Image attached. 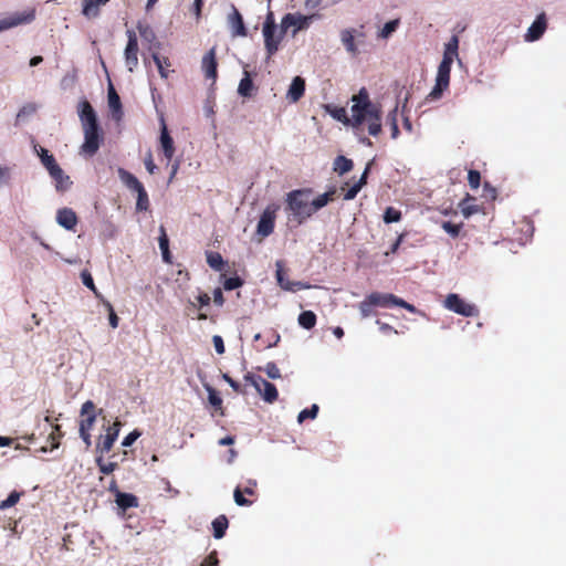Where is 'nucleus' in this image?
Masks as SVG:
<instances>
[{"label": "nucleus", "instance_id": "6e6552de", "mask_svg": "<svg viewBox=\"0 0 566 566\" xmlns=\"http://www.w3.org/2000/svg\"><path fill=\"white\" fill-rule=\"evenodd\" d=\"M444 306L457 314L471 317L479 314L475 305L467 303L458 294H449L444 301Z\"/></svg>", "mask_w": 566, "mask_h": 566}, {"label": "nucleus", "instance_id": "f3484780", "mask_svg": "<svg viewBox=\"0 0 566 566\" xmlns=\"http://www.w3.org/2000/svg\"><path fill=\"white\" fill-rule=\"evenodd\" d=\"M33 18H34L33 13H28V14L17 13L12 17L4 18V19L0 20V32L11 29V28H14L17 25H20L22 23H28V22L32 21Z\"/></svg>", "mask_w": 566, "mask_h": 566}, {"label": "nucleus", "instance_id": "c9c22d12", "mask_svg": "<svg viewBox=\"0 0 566 566\" xmlns=\"http://www.w3.org/2000/svg\"><path fill=\"white\" fill-rule=\"evenodd\" d=\"M340 39L348 52L354 53V54L357 52V48L355 44V38H354V33L352 30H343L340 33Z\"/></svg>", "mask_w": 566, "mask_h": 566}, {"label": "nucleus", "instance_id": "c756f323", "mask_svg": "<svg viewBox=\"0 0 566 566\" xmlns=\"http://www.w3.org/2000/svg\"><path fill=\"white\" fill-rule=\"evenodd\" d=\"M353 160L345 156L339 155L334 160V171L338 172L339 175L349 172L353 169Z\"/></svg>", "mask_w": 566, "mask_h": 566}, {"label": "nucleus", "instance_id": "b1692460", "mask_svg": "<svg viewBox=\"0 0 566 566\" xmlns=\"http://www.w3.org/2000/svg\"><path fill=\"white\" fill-rule=\"evenodd\" d=\"M49 174L54 179L55 187L60 191H64V190L69 189V187L72 184V181L70 180V177L64 175V171L62 170V168L60 166H57L56 168L51 170Z\"/></svg>", "mask_w": 566, "mask_h": 566}, {"label": "nucleus", "instance_id": "7c9ffc66", "mask_svg": "<svg viewBox=\"0 0 566 566\" xmlns=\"http://www.w3.org/2000/svg\"><path fill=\"white\" fill-rule=\"evenodd\" d=\"M63 437V432L61 430V426L59 424H52V431L51 433L49 434L48 437V440H54L55 442L50 446V448H48L46 446L44 447H41L40 448V451L41 452H46L49 450H54V449H57L59 446H60V439Z\"/></svg>", "mask_w": 566, "mask_h": 566}, {"label": "nucleus", "instance_id": "ddd939ff", "mask_svg": "<svg viewBox=\"0 0 566 566\" xmlns=\"http://www.w3.org/2000/svg\"><path fill=\"white\" fill-rule=\"evenodd\" d=\"M547 28V19L546 14L543 12L538 14L535 21L527 29V32L524 36L525 41L534 42L542 38Z\"/></svg>", "mask_w": 566, "mask_h": 566}, {"label": "nucleus", "instance_id": "052dcab7", "mask_svg": "<svg viewBox=\"0 0 566 566\" xmlns=\"http://www.w3.org/2000/svg\"><path fill=\"white\" fill-rule=\"evenodd\" d=\"M244 380L250 382L258 390V392H261L262 377L254 376L253 374L248 373L247 375H244Z\"/></svg>", "mask_w": 566, "mask_h": 566}, {"label": "nucleus", "instance_id": "a18cd8bd", "mask_svg": "<svg viewBox=\"0 0 566 566\" xmlns=\"http://www.w3.org/2000/svg\"><path fill=\"white\" fill-rule=\"evenodd\" d=\"M96 463L98 465L99 471L103 474H111L117 468V463L116 462H105L102 457L96 459Z\"/></svg>", "mask_w": 566, "mask_h": 566}, {"label": "nucleus", "instance_id": "6e6d98bb", "mask_svg": "<svg viewBox=\"0 0 566 566\" xmlns=\"http://www.w3.org/2000/svg\"><path fill=\"white\" fill-rule=\"evenodd\" d=\"M208 399L211 406L216 409L222 408V399L213 388H208Z\"/></svg>", "mask_w": 566, "mask_h": 566}, {"label": "nucleus", "instance_id": "8fccbe9b", "mask_svg": "<svg viewBox=\"0 0 566 566\" xmlns=\"http://www.w3.org/2000/svg\"><path fill=\"white\" fill-rule=\"evenodd\" d=\"M102 301H103L104 306L108 311L109 325L113 328H116L118 326L119 318L116 315V313H115V311L113 308V305L108 301H106V300H102Z\"/></svg>", "mask_w": 566, "mask_h": 566}, {"label": "nucleus", "instance_id": "0e129e2a", "mask_svg": "<svg viewBox=\"0 0 566 566\" xmlns=\"http://www.w3.org/2000/svg\"><path fill=\"white\" fill-rule=\"evenodd\" d=\"M159 484L160 486L168 493L172 495H177L179 492L178 490L174 489L167 478H159Z\"/></svg>", "mask_w": 566, "mask_h": 566}, {"label": "nucleus", "instance_id": "dca6fc26", "mask_svg": "<svg viewBox=\"0 0 566 566\" xmlns=\"http://www.w3.org/2000/svg\"><path fill=\"white\" fill-rule=\"evenodd\" d=\"M56 222L66 230H74L77 216L71 208H62L57 210Z\"/></svg>", "mask_w": 566, "mask_h": 566}, {"label": "nucleus", "instance_id": "774afa93", "mask_svg": "<svg viewBox=\"0 0 566 566\" xmlns=\"http://www.w3.org/2000/svg\"><path fill=\"white\" fill-rule=\"evenodd\" d=\"M213 302L219 306H222L224 303L223 293L220 287H217L213 291Z\"/></svg>", "mask_w": 566, "mask_h": 566}, {"label": "nucleus", "instance_id": "f03ea898", "mask_svg": "<svg viewBox=\"0 0 566 566\" xmlns=\"http://www.w3.org/2000/svg\"><path fill=\"white\" fill-rule=\"evenodd\" d=\"M77 112L84 133L82 151L88 156H93L99 149L103 140L96 113L87 99H83L78 103Z\"/></svg>", "mask_w": 566, "mask_h": 566}, {"label": "nucleus", "instance_id": "0eeeda50", "mask_svg": "<svg viewBox=\"0 0 566 566\" xmlns=\"http://www.w3.org/2000/svg\"><path fill=\"white\" fill-rule=\"evenodd\" d=\"M316 14L303 15L301 13H286L281 20L282 33H286L292 28V35L295 36L298 31L306 30L311 25Z\"/></svg>", "mask_w": 566, "mask_h": 566}, {"label": "nucleus", "instance_id": "58836bf2", "mask_svg": "<svg viewBox=\"0 0 566 566\" xmlns=\"http://www.w3.org/2000/svg\"><path fill=\"white\" fill-rule=\"evenodd\" d=\"M82 282L83 284L88 287L93 293L94 295L97 297V298H101V300H104L102 294L98 292V290L96 289L95 284H94V280L91 275L90 272L87 271H83L82 274Z\"/></svg>", "mask_w": 566, "mask_h": 566}, {"label": "nucleus", "instance_id": "2eb2a0df", "mask_svg": "<svg viewBox=\"0 0 566 566\" xmlns=\"http://www.w3.org/2000/svg\"><path fill=\"white\" fill-rule=\"evenodd\" d=\"M159 140H160V146H161L165 158L168 161H170L175 155L176 149H175V145H174V139L169 135L167 126L164 120L161 122V130H160Z\"/></svg>", "mask_w": 566, "mask_h": 566}, {"label": "nucleus", "instance_id": "4468645a", "mask_svg": "<svg viewBox=\"0 0 566 566\" xmlns=\"http://www.w3.org/2000/svg\"><path fill=\"white\" fill-rule=\"evenodd\" d=\"M281 336L274 329H270L265 334L259 333L253 338L254 346L258 350H264L274 347L279 344Z\"/></svg>", "mask_w": 566, "mask_h": 566}, {"label": "nucleus", "instance_id": "680f3d73", "mask_svg": "<svg viewBox=\"0 0 566 566\" xmlns=\"http://www.w3.org/2000/svg\"><path fill=\"white\" fill-rule=\"evenodd\" d=\"M88 415H96L95 405L92 400L85 401L81 407V416L87 417Z\"/></svg>", "mask_w": 566, "mask_h": 566}, {"label": "nucleus", "instance_id": "cd10ccee", "mask_svg": "<svg viewBox=\"0 0 566 566\" xmlns=\"http://www.w3.org/2000/svg\"><path fill=\"white\" fill-rule=\"evenodd\" d=\"M335 195H336V189L333 188V189L326 191L325 193H322L318 197H316L311 202V206L313 207V213L316 212L317 210L322 209L323 207H325L329 201H333L335 199Z\"/></svg>", "mask_w": 566, "mask_h": 566}, {"label": "nucleus", "instance_id": "9d476101", "mask_svg": "<svg viewBox=\"0 0 566 566\" xmlns=\"http://www.w3.org/2000/svg\"><path fill=\"white\" fill-rule=\"evenodd\" d=\"M276 210V206H268L262 212L256 227V233L262 238L269 237L274 231Z\"/></svg>", "mask_w": 566, "mask_h": 566}, {"label": "nucleus", "instance_id": "5fc2aeb1", "mask_svg": "<svg viewBox=\"0 0 566 566\" xmlns=\"http://www.w3.org/2000/svg\"><path fill=\"white\" fill-rule=\"evenodd\" d=\"M264 371L266 373L268 377L271 379H279L281 378V371L275 363L269 361L264 368Z\"/></svg>", "mask_w": 566, "mask_h": 566}, {"label": "nucleus", "instance_id": "f704fd0d", "mask_svg": "<svg viewBox=\"0 0 566 566\" xmlns=\"http://www.w3.org/2000/svg\"><path fill=\"white\" fill-rule=\"evenodd\" d=\"M207 263L216 271H222L224 268V261L219 252H207Z\"/></svg>", "mask_w": 566, "mask_h": 566}, {"label": "nucleus", "instance_id": "4c0bfd02", "mask_svg": "<svg viewBox=\"0 0 566 566\" xmlns=\"http://www.w3.org/2000/svg\"><path fill=\"white\" fill-rule=\"evenodd\" d=\"M40 157L43 166L48 169L49 172L59 166L53 155L49 154V151L44 148H41Z\"/></svg>", "mask_w": 566, "mask_h": 566}, {"label": "nucleus", "instance_id": "49530a36", "mask_svg": "<svg viewBox=\"0 0 566 566\" xmlns=\"http://www.w3.org/2000/svg\"><path fill=\"white\" fill-rule=\"evenodd\" d=\"M441 227L452 238H457L462 229V223L455 224L450 221H443Z\"/></svg>", "mask_w": 566, "mask_h": 566}, {"label": "nucleus", "instance_id": "1a4fd4ad", "mask_svg": "<svg viewBox=\"0 0 566 566\" xmlns=\"http://www.w3.org/2000/svg\"><path fill=\"white\" fill-rule=\"evenodd\" d=\"M127 44L125 48L124 56L125 63L129 72H134L138 65V40L135 31L127 30Z\"/></svg>", "mask_w": 566, "mask_h": 566}, {"label": "nucleus", "instance_id": "3c124183", "mask_svg": "<svg viewBox=\"0 0 566 566\" xmlns=\"http://www.w3.org/2000/svg\"><path fill=\"white\" fill-rule=\"evenodd\" d=\"M95 421H96V415H88L87 417H82V419L80 421L78 431H91Z\"/></svg>", "mask_w": 566, "mask_h": 566}, {"label": "nucleus", "instance_id": "20e7f679", "mask_svg": "<svg viewBox=\"0 0 566 566\" xmlns=\"http://www.w3.org/2000/svg\"><path fill=\"white\" fill-rule=\"evenodd\" d=\"M118 175L123 184L130 190L137 192L136 209L138 211H146L149 209V198L143 184L129 171L119 168Z\"/></svg>", "mask_w": 566, "mask_h": 566}, {"label": "nucleus", "instance_id": "4be33fe9", "mask_svg": "<svg viewBox=\"0 0 566 566\" xmlns=\"http://www.w3.org/2000/svg\"><path fill=\"white\" fill-rule=\"evenodd\" d=\"M305 92V81L301 76H295L287 91V98L291 102H297Z\"/></svg>", "mask_w": 566, "mask_h": 566}, {"label": "nucleus", "instance_id": "864d4df0", "mask_svg": "<svg viewBox=\"0 0 566 566\" xmlns=\"http://www.w3.org/2000/svg\"><path fill=\"white\" fill-rule=\"evenodd\" d=\"M388 119L390 120L391 137L397 138L399 135V128H398V123H397V108H394L389 113Z\"/></svg>", "mask_w": 566, "mask_h": 566}, {"label": "nucleus", "instance_id": "13d9d810", "mask_svg": "<svg viewBox=\"0 0 566 566\" xmlns=\"http://www.w3.org/2000/svg\"><path fill=\"white\" fill-rule=\"evenodd\" d=\"M140 436H142L140 431H138L137 429L133 430L124 438L122 446L130 447Z\"/></svg>", "mask_w": 566, "mask_h": 566}, {"label": "nucleus", "instance_id": "bb28decb", "mask_svg": "<svg viewBox=\"0 0 566 566\" xmlns=\"http://www.w3.org/2000/svg\"><path fill=\"white\" fill-rule=\"evenodd\" d=\"M229 526V521L226 515H219L212 521L213 536L217 539L222 538Z\"/></svg>", "mask_w": 566, "mask_h": 566}, {"label": "nucleus", "instance_id": "a19ab883", "mask_svg": "<svg viewBox=\"0 0 566 566\" xmlns=\"http://www.w3.org/2000/svg\"><path fill=\"white\" fill-rule=\"evenodd\" d=\"M376 306L371 303L370 295H367L364 301L359 303V312L363 318H367L373 314V307Z\"/></svg>", "mask_w": 566, "mask_h": 566}, {"label": "nucleus", "instance_id": "423d86ee", "mask_svg": "<svg viewBox=\"0 0 566 566\" xmlns=\"http://www.w3.org/2000/svg\"><path fill=\"white\" fill-rule=\"evenodd\" d=\"M284 34L285 33H282V31L280 34H276V24L273 14L269 13L263 24L264 46L269 57L276 53Z\"/></svg>", "mask_w": 566, "mask_h": 566}, {"label": "nucleus", "instance_id": "412c9836", "mask_svg": "<svg viewBox=\"0 0 566 566\" xmlns=\"http://www.w3.org/2000/svg\"><path fill=\"white\" fill-rule=\"evenodd\" d=\"M229 23L232 29L233 36H247V28L240 12L233 8V13L229 17Z\"/></svg>", "mask_w": 566, "mask_h": 566}, {"label": "nucleus", "instance_id": "393cba45", "mask_svg": "<svg viewBox=\"0 0 566 566\" xmlns=\"http://www.w3.org/2000/svg\"><path fill=\"white\" fill-rule=\"evenodd\" d=\"M115 502L118 505V507L124 511L127 509H130V507L138 506V499L136 495H134L132 493H124V492L117 491Z\"/></svg>", "mask_w": 566, "mask_h": 566}, {"label": "nucleus", "instance_id": "f8f14e48", "mask_svg": "<svg viewBox=\"0 0 566 566\" xmlns=\"http://www.w3.org/2000/svg\"><path fill=\"white\" fill-rule=\"evenodd\" d=\"M201 69L206 78L216 81L218 76V62L216 46L211 48L202 57Z\"/></svg>", "mask_w": 566, "mask_h": 566}, {"label": "nucleus", "instance_id": "c03bdc74", "mask_svg": "<svg viewBox=\"0 0 566 566\" xmlns=\"http://www.w3.org/2000/svg\"><path fill=\"white\" fill-rule=\"evenodd\" d=\"M317 412H318V406L312 405L311 408H306L298 413L297 421L300 423H302L306 419H314V418H316Z\"/></svg>", "mask_w": 566, "mask_h": 566}, {"label": "nucleus", "instance_id": "7ed1b4c3", "mask_svg": "<svg viewBox=\"0 0 566 566\" xmlns=\"http://www.w3.org/2000/svg\"><path fill=\"white\" fill-rule=\"evenodd\" d=\"M307 192H310V190H293L287 195V209L292 212L297 224H302L313 214L311 202L303 198Z\"/></svg>", "mask_w": 566, "mask_h": 566}, {"label": "nucleus", "instance_id": "473e14b6", "mask_svg": "<svg viewBox=\"0 0 566 566\" xmlns=\"http://www.w3.org/2000/svg\"><path fill=\"white\" fill-rule=\"evenodd\" d=\"M298 324L305 329H312L316 325V314L312 311H304L298 315Z\"/></svg>", "mask_w": 566, "mask_h": 566}, {"label": "nucleus", "instance_id": "69168bd1", "mask_svg": "<svg viewBox=\"0 0 566 566\" xmlns=\"http://www.w3.org/2000/svg\"><path fill=\"white\" fill-rule=\"evenodd\" d=\"M223 379L231 386V388L238 392V394H244V390L242 389L241 385L232 379L229 375L224 374Z\"/></svg>", "mask_w": 566, "mask_h": 566}, {"label": "nucleus", "instance_id": "a878e982", "mask_svg": "<svg viewBox=\"0 0 566 566\" xmlns=\"http://www.w3.org/2000/svg\"><path fill=\"white\" fill-rule=\"evenodd\" d=\"M260 394L262 395L263 399L269 403H273L274 401H276V399L279 397L276 387L272 382H269L268 380H265L263 378L261 380V392Z\"/></svg>", "mask_w": 566, "mask_h": 566}, {"label": "nucleus", "instance_id": "72a5a7b5", "mask_svg": "<svg viewBox=\"0 0 566 566\" xmlns=\"http://www.w3.org/2000/svg\"><path fill=\"white\" fill-rule=\"evenodd\" d=\"M159 248L161 250L163 259L165 262L170 263V252H169V240L166 234L165 228L160 227V237H159Z\"/></svg>", "mask_w": 566, "mask_h": 566}, {"label": "nucleus", "instance_id": "79ce46f5", "mask_svg": "<svg viewBox=\"0 0 566 566\" xmlns=\"http://www.w3.org/2000/svg\"><path fill=\"white\" fill-rule=\"evenodd\" d=\"M399 23L400 21L398 19L388 21L380 30L379 36L382 39L389 38L397 30Z\"/></svg>", "mask_w": 566, "mask_h": 566}, {"label": "nucleus", "instance_id": "aec40b11", "mask_svg": "<svg viewBox=\"0 0 566 566\" xmlns=\"http://www.w3.org/2000/svg\"><path fill=\"white\" fill-rule=\"evenodd\" d=\"M151 59L155 62L161 78L167 80L169 74L174 72L171 70V62L169 57L160 55L158 52L151 53Z\"/></svg>", "mask_w": 566, "mask_h": 566}, {"label": "nucleus", "instance_id": "e2e57ef3", "mask_svg": "<svg viewBox=\"0 0 566 566\" xmlns=\"http://www.w3.org/2000/svg\"><path fill=\"white\" fill-rule=\"evenodd\" d=\"M212 343H213V346H214V349L216 352L219 354V355H222L226 350L224 348V343H223V339L221 336L219 335H214L212 337Z\"/></svg>", "mask_w": 566, "mask_h": 566}, {"label": "nucleus", "instance_id": "5701e85b", "mask_svg": "<svg viewBox=\"0 0 566 566\" xmlns=\"http://www.w3.org/2000/svg\"><path fill=\"white\" fill-rule=\"evenodd\" d=\"M458 49L459 38L458 35H452L444 46L443 57L441 62H448V64H452L453 60L458 57Z\"/></svg>", "mask_w": 566, "mask_h": 566}, {"label": "nucleus", "instance_id": "bf43d9fd", "mask_svg": "<svg viewBox=\"0 0 566 566\" xmlns=\"http://www.w3.org/2000/svg\"><path fill=\"white\" fill-rule=\"evenodd\" d=\"M145 167L150 175L156 172L157 166L154 163L153 154L150 150L147 151L144 159Z\"/></svg>", "mask_w": 566, "mask_h": 566}, {"label": "nucleus", "instance_id": "a211bd4d", "mask_svg": "<svg viewBox=\"0 0 566 566\" xmlns=\"http://www.w3.org/2000/svg\"><path fill=\"white\" fill-rule=\"evenodd\" d=\"M136 28L138 30L140 38L145 42L150 44L149 50H151L153 46H155L157 49L159 48L160 43L157 42L156 33L148 23L138 21Z\"/></svg>", "mask_w": 566, "mask_h": 566}, {"label": "nucleus", "instance_id": "39448f33", "mask_svg": "<svg viewBox=\"0 0 566 566\" xmlns=\"http://www.w3.org/2000/svg\"><path fill=\"white\" fill-rule=\"evenodd\" d=\"M369 295L371 297V303H374L376 306L384 307V308L399 306V307L407 310L410 313H417L420 315H424V313L419 311L415 305L406 302L405 300L396 296L395 294L374 292V293H370Z\"/></svg>", "mask_w": 566, "mask_h": 566}, {"label": "nucleus", "instance_id": "de8ad7c7", "mask_svg": "<svg viewBox=\"0 0 566 566\" xmlns=\"http://www.w3.org/2000/svg\"><path fill=\"white\" fill-rule=\"evenodd\" d=\"M468 182L471 189L476 190L481 185V174L478 170L470 169L468 172Z\"/></svg>", "mask_w": 566, "mask_h": 566}, {"label": "nucleus", "instance_id": "338daca9", "mask_svg": "<svg viewBox=\"0 0 566 566\" xmlns=\"http://www.w3.org/2000/svg\"><path fill=\"white\" fill-rule=\"evenodd\" d=\"M360 191L359 189V185H354L353 187H350L347 192L344 195V199L345 200H353L357 193Z\"/></svg>", "mask_w": 566, "mask_h": 566}, {"label": "nucleus", "instance_id": "09e8293b", "mask_svg": "<svg viewBox=\"0 0 566 566\" xmlns=\"http://www.w3.org/2000/svg\"><path fill=\"white\" fill-rule=\"evenodd\" d=\"M21 494L17 491H13L9 494V496L0 503V510H4L11 506H14L19 500Z\"/></svg>", "mask_w": 566, "mask_h": 566}, {"label": "nucleus", "instance_id": "37998d69", "mask_svg": "<svg viewBox=\"0 0 566 566\" xmlns=\"http://www.w3.org/2000/svg\"><path fill=\"white\" fill-rule=\"evenodd\" d=\"M401 219V212L394 207H388L384 213V221L386 223L398 222Z\"/></svg>", "mask_w": 566, "mask_h": 566}, {"label": "nucleus", "instance_id": "ea45409f", "mask_svg": "<svg viewBox=\"0 0 566 566\" xmlns=\"http://www.w3.org/2000/svg\"><path fill=\"white\" fill-rule=\"evenodd\" d=\"M449 86L446 85V84H442V83H439V82H436L433 88L431 90V92L427 95L426 99L427 101H437V99H440L443 95V92L448 88Z\"/></svg>", "mask_w": 566, "mask_h": 566}, {"label": "nucleus", "instance_id": "2f4dec72", "mask_svg": "<svg viewBox=\"0 0 566 566\" xmlns=\"http://www.w3.org/2000/svg\"><path fill=\"white\" fill-rule=\"evenodd\" d=\"M451 65L452 64H448V62H440V64L438 66L436 82H439V83H442V84H446L449 86Z\"/></svg>", "mask_w": 566, "mask_h": 566}, {"label": "nucleus", "instance_id": "e433bc0d", "mask_svg": "<svg viewBox=\"0 0 566 566\" xmlns=\"http://www.w3.org/2000/svg\"><path fill=\"white\" fill-rule=\"evenodd\" d=\"M108 105L114 113H122L120 98L112 84L108 87Z\"/></svg>", "mask_w": 566, "mask_h": 566}, {"label": "nucleus", "instance_id": "603ef678", "mask_svg": "<svg viewBox=\"0 0 566 566\" xmlns=\"http://www.w3.org/2000/svg\"><path fill=\"white\" fill-rule=\"evenodd\" d=\"M243 285V280L239 276L228 277L223 282L226 291H232Z\"/></svg>", "mask_w": 566, "mask_h": 566}, {"label": "nucleus", "instance_id": "6ab92c4d", "mask_svg": "<svg viewBox=\"0 0 566 566\" xmlns=\"http://www.w3.org/2000/svg\"><path fill=\"white\" fill-rule=\"evenodd\" d=\"M111 0H83L82 13L87 19L97 18L101 13V7L108 3Z\"/></svg>", "mask_w": 566, "mask_h": 566}, {"label": "nucleus", "instance_id": "9b49d317", "mask_svg": "<svg viewBox=\"0 0 566 566\" xmlns=\"http://www.w3.org/2000/svg\"><path fill=\"white\" fill-rule=\"evenodd\" d=\"M119 429L120 422L116 420L112 427L107 428L106 434L98 438L96 450L101 453H108L118 438Z\"/></svg>", "mask_w": 566, "mask_h": 566}, {"label": "nucleus", "instance_id": "c85d7f7f", "mask_svg": "<svg viewBox=\"0 0 566 566\" xmlns=\"http://www.w3.org/2000/svg\"><path fill=\"white\" fill-rule=\"evenodd\" d=\"M254 90L255 87L249 72H244V77L241 78L238 86L239 95L243 97H251L253 95Z\"/></svg>", "mask_w": 566, "mask_h": 566}, {"label": "nucleus", "instance_id": "4d7b16f0", "mask_svg": "<svg viewBox=\"0 0 566 566\" xmlns=\"http://www.w3.org/2000/svg\"><path fill=\"white\" fill-rule=\"evenodd\" d=\"M243 494H244L243 491L239 486L235 488L233 496H234V502L237 503V505H239V506L251 505L252 502L249 501L248 499H245Z\"/></svg>", "mask_w": 566, "mask_h": 566}, {"label": "nucleus", "instance_id": "f257e3e1", "mask_svg": "<svg viewBox=\"0 0 566 566\" xmlns=\"http://www.w3.org/2000/svg\"><path fill=\"white\" fill-rule=\"evenodd\" d=\"M353 106L352 117H347L346 109L336 108L332 115L344 124H352L353 128L359 130L364 124L368 126V133L371 136H378L381 133V107L370 101L368 91L361 87L356 95L352 97Z\"/></svg>", "mask_w": 566, "mask_h": 566}]
</instances>
